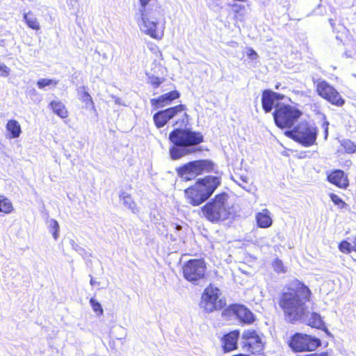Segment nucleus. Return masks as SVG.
I'll return each instance as SVG.
<instances>
[{
  "instance_id": "1",
  "label": "nucleus",
  "mask_w": 356,
  "mask_h": 356,
  "mask_svg": "<svg viewBox=\"0 0 356 356\" xmlns=\"http://www.w3.org/2000/svg\"><path fill=\"white\" fill-rule=\"evenodd\" d=\"M310 295L309 289L305 285H302L297 291L282 293L279 305L287 321L293 323L305 319L307 310L305 302L309 301Z\"/></svg>"
},
{
  "instance_id": "2",
  "label": "nucleus",
  "mask_w": 356,
  "mask_h": 356,
  "mask_svg": "<svg viewBox=\"0 0 356 356\" xmlns=\"http://www.w3.org/2000/svg\"><path fill=\"white\" fill-rule=\"evenodd\" d=\"M136 19L140 31L145 35L157 40L163 38L165 19L159 7L156 6L149 10H145L144 8L138 10Z\"/></svg>"
},
{
  "instance_id": "3",
  "label": "nucleus",
  "mask_w": 356,
  "mask_h": 356,
  "mask_svg": "<svg viewBox=\"0 0 356 356\" xmlns=\"http://www.w3.org/2000/svg\"><path fill=\"white\" fill-rule=\"evenodd\" d=\"M169 139L174 145L170 149V156L172 159H178L192 152L191 146L201 143L203 136L189 129H175L170 134Z\"/></svg>"
},
{
  "instance_id": "4",
  "label": "nucleus",
  "mask_w": 356,
  "mask_h": 356,
  "mask_svg": "<svg viewBox=\"0 0 356 356\" xmlns=\"http://www.w3.org/2000/svg\"><path fill=\"white\" fill-rule=\"evenodd\" d=\"M220 184V178L207 176L199 179L193 186L185 190V195L188 203L198 206L205 202Z\"/></svg>"
},
{
  "instance_id": "5",
  "label": "nucleus",
  "mask_w": 356,
  "mask_h": 356,
  "mask_svg": "<svg viewBox=\"0 0 356 356\" xmlns=\"http://www.w3.org/2000/svg\"><path fill=\"white\" fill-rule=\"evenodd\" d=\"M202 211L208 220L217 222L229 218L233 212V206L229 202L228 194L222 193L203 206Z\"/></svg>"
},
{
  "instance_id": "6",
  "label": "nucleus",
  "mask_w": 356,
  "mask_h": 356,
  "mask_svg": "<svg viewBox=\"0 0 356 356\" xmlns=\"http://www.w3.org/2000/svg\"><path fill=\"white\" fill-rule=\"evenodd\" d=\"M186 107L184 104L168 108L163 111L156 113L153 116L154 124L157 128L164 127L167 122L174 118H178V120L174 125L186 126L188 122V115L186 112Z\"/></svg>"
},
{
  "instance_id": "7",
  "label": "nucleus",
  "mask_w": 356,
  "mask_h": 356,
  "mask_svg": "<svg viewBox=\"0 0 356 356\" xmlns=\"http://www.w3.org/2000/svg\"><path fill=\"white\" fill-rule=\"evenodd\" d=\"M302 112L290 105H282L276 108L274 113V120L276 125L282 129L290 128L298 120Z\"/></svg>"
},
{
  "instance_id": "8",
  "label": "nucleus",
  "mask_w": 356,
  "mask_h": 356,
  "mask_svg": "<svg viewBox=\"0 0 356 356\" xmlns=\"http://www.w3.org/2000/svg\"><path fill=\"white\" fill-rule=\"evenodd\" d=\"M286 135L305 147L313 145L317 137L316 127L306 122L300 123L293 130L287 131Z\"/></svg>"
},
{
  "instance_id": "9",
  "label": "nucleus",
  "mask_w": 356,
  "mask_h": 356,
  "mask_svg": "<svg viewBox=\"0 0 356 356\" xmlns=\"http://www.w3.org/2000/svg\"><path fill=\"white\" fill-rule=\"evenodd\" d=\"M213 163L209 160L189 162L177 170L179 176L185 181L191 180L197 175L213 170Z\"/></svg>"
},
{
  "instance_id": "10",
  "label": "nucleus",
  "mask_w": 356,
  "mask_h": 356,
  "mask_svg": "<svg viewBox=\"0 0 356 356\" xmlns=\"http://www.w3.org/2000/svg\"><path fill=\"white\" fill-rule=\"evenodd\" d=\"M220 289L212 284L208 286L201 297L200 307L206 312L211 313L221 309L225 305L220 298Z\"/></svg>"
},
{
  "instance_id": "11",
  "label": "nucleus",
  "mask_w": 356,
  "mask_h": 356,
  "mask_svg": "<svg viewBox=\"0 0 356 356\" xmlns=\"http://www.w3.org/2000/svg\"><path fill=\"white\" fill-rule=\"evenodd\" d=\"M182 271L188 282L197 285L204 277L206 265L202 259H191L183 265Z\"/></svg>"
},
{
  "instance_id": "12",
  "label": "nucleus",
  "mask_w": 356,
  "mask_h": 356,
  "mask_svg": "<svg viewBox=\"0 0 356 356\" xmlns=\"http://www.w3.org/2000/svg\"><path fill=\"white\" fill-rule=\"evenodd\" d=\"M321 345L319 339L307 334H296L290 342V346L293 351H313Z\"/></svg>"
},
{
  "instance_id": "13",
  "label": "nucleus",
  "mask_w": 356,
  "mask_h": 356,
  "mask_svg": "<svg viewBox=\"0 0 356 356\" xmlns=\"http://www.w3.org/2000/svg\"><path fill=\"white\" fill-rule=\"evenodd\" d=\"M316 91L319 96L326 99L333 105L342 106L345 101L337 90L324 80H317L314 82Z\"/></svg>"
},
{
  "instance_id": "14",
  "label": "nucleus",
  "mask_w": 356,
  "mask_h": 356,
  "mask_svg": "<svg viewBox=\"0 0 356 356\" xmlns=\"http://www.w3.org/2000/svg\"><path fill=\"white\" fill-rule=\"evenodd\" d=\"M241 340L243 349L252 354L259 353L264 349L263 340L254 330H245Z\"/></svg>"
},
{
  "instance_id": "15",
  "label": "nucleus",
  "mask_w": 356,
  "mask_h": 356,
  "mask_svg": "<svg viewBox=\"0 0 356 356\" xmlns=\"http://www.w3.org/2000/svg\"><path fill=\"white\" fill-rule=\"evenodd\" d=\"M284 97L283 95L280 93L266 90L263 92L262 94V107L265 112L268 113L271 111L273 108L275 102L277 100L282 99Z\"/></svg>"
},
{
  "instance_id": "16",
  "label": "nucleus",
  "mask_w": 356,
  "mask_h": 356,
  "mask_svg": "<svg viewBox=\"0 0 356 356\" xmlns=\"http://www.w3.org/2000/svg\"><path fill=\"white\" fill-rule=\"evenodd\" d=\"M179 93L177 90H173L165 93L157 98L152 99L150 102L154 108L157 109L170 104L172 100L179 98Z\"/></svg>"
},
{
  "instance_id": "17",
  "label": "nucleus",
  "mask_w": 356,
  "mask_h": 356,
  "mask_svg": "<svg viewBox=\"0 0 356 356\" xmlns=\"http://www.w3.org/2000/svg\"><path fill=\"white\" fill-rule=\"evenodd\" d=\"M327 180L339 188H346L348 186V178L341 170H335L328 174Z\"/></svg>"
},
{
  "instance_id": "18",
  "label": "nucleus",
  "mask_w": 356,
  "mask_h": 356,
  "mask_svg": "<svg viewBox=\"0 0 356 356\" xmlns=\"http://www.w3.org/2000/svg\"><path fill=\"white\" fill-rule=\"evenodd\" d=\"M299 321H302L311 327L323 330L325 331L326 333H328V330L325 326L321 315L316 312H312L309 315V312L307 309L305 319H300Z\"/></svg>"
},
{
  "instance_id": "19",
  "label": "nucleus",
  "mask_w": 356,
  "mask_h": 356,
  "mask_svg": "<svg viewBox=\"0 0 356 356\" xmlns=\"http://www.w3.org/2000/svg\"><path fill=\"white\" fill-rule=\"evenodd\" d=\"M239 332L232 331L222 338V347L225 352H229L236 348Z\"/></svg>"
},
{
  "instance_id": "20",
  "label": "nucleus",
  "mask_w": 356,
  "mask_h": 356,
  "mask_svg": "<svg viewBox=\"0 0 356 356\" xmlns=\"http://www.w3.org/2000/svg\"><path fill=\"white\" fill-rule=\"evenodd\" d=\"M236 316L242 322L251 323L254 321L253 314L243 305H236L232 307Z\"/></svg>"
},
{
  "instance_id": "21",
  "label": "nucleus",
  "mask_w": 356,
  "mask_h": 356,
  "mask_svg": "<svg viewBox=\"0 0 356 356\" xmlns=\"http://www.w3.org/2000/svg\"><path fill=\"white\" fill-rule=\"evenodd\" d=\"M257 226L261 228H268L273 225L271 213L267 209H262L255 216Z\"/></svg>"
},
{
  "instance_id": "22",
  "label": "nucleus",
  "mask_w": 356,
  "mask_h": 356,
  "mask_svg": "<svg viewBox=\"0 0 356 356\" xmlns=\"http://www.w3.org/2000/svg\"><path fill=\"white\" fill-rule=\"evenodd\" d=\"M80 100L85 104V107L87 109L95 111V107L92 99L88 92L86 90V87H81L78 89Z\"/></svg>"
},
{
  "instance_id": "23",
  "label": "nucleus",
  "mask_w": 356,
  "mask_h": 356,
  "mask_svg": "<svg viewBox=\"0 0 356 356\" xmlns=\"http://www.w3.org/2000/svg\"><path fill=\"white\" fill-rule=\"evenodd\" d=\"M23 19L27 26L34 31L40 29V22L35 15L32 11L24 13Z\"/></svg>"
},
{
  "instance_id": "24",
  "label": "nucleus",
  "mask_w": 356,
  "mask_h": 356,
  "mask_svg": "<svg viewBox=\"0 0 356 356\" xmlns=\"http://www.w3.org/2000/svg\"><path fill=\"white\" fill-rule=\"evenodd\" d=\"M49 107L53 112L61 118H66L68 116V111L65 106L58 100H54L50 102Z\"/></svg>"
},
{
  "instance_id": "25",
  "label": "nucleus",
  "mask_w": 356,
  "mask_h": 356,
  "mask_svg": "<svg viewBox=\"0 0 356 356\" xmlns=\"http://www.w3.org/2000/svg\"><path fill=\"white\" fill-rule=\"evenodd\" d=\"M6 129L10 134V138H18L22 132L19 122L15 120H10L7 122Z\"/></svg>"
},
{
  "instance_id": "26",
  "label": "nucleus",
  "mask_w": 356,
  "mask_h": 356,
  "mask_svg": "<svg viewBox=\"0 0 356 356\" xmlns=\"http://www.w3.org/2000/svg\"><path fill=\"white\" fill-rule=\"evenodd\" d=\"M120 201L122 204L129 209L134 213H138L139 209L137 207L136 203L133 201L131 197L126 193H122L120 195Z\"/></svg>"
},
{
  "instance_id": "27",
  "label": "nucleus",
  "mask_w": 356,
  "mask_h": 356,
  "mask_svg": "<svg viewBox=\"0 0 356 356\" xmlns=\"http://www.w3.org/2000/svg\"><path fill=\"white\" fill-rule=\"evenodd\" d=\"M13 210V207L11 202L3 195H0V212L10 213Z\"/></svg>"
},
{
  "instance_id": "28",
  "label": "nucleus",
  "mask_w": 356,
  "mask_h": 356,
  "mask_svg": "<svg viewBox=\"0 0 356 356\" xmlns=\"http://www.w3.org/2000/svg\"><path fill=\"white\" fill-rule=\"evenodd\" d=\"M341 145L347 154L356 152V144L349 139H343L341 141Z\"/></svg>"
},
{
  "instance_id": "29",
  "label": "nucleus",
  "mask_w": 356,
  "mask_h": 356,
  "mask_svg": "<svg viewBox=\"0 0 356 356\" xmlns=\"http://www.w3.org/2000/svg\"><path fill=\"white\" fill-rule=\"evenodd\" d=\"M232 179L236 182L239 186H241L243 189L246 191H250V186H248V177L245 175H241L239 177L236 176V177H232Z\"/></svg>"
},
{
  "instance_id": "30",
  "label": "nucleus",
  "mask_w": 356,
  "mask_h": 356,
  "mask_svg": "<svg viewBox=\"0 0 356 356\" xmlns=\"http://www.w3.org/2000/svg\"><path fill=\"white\" fill-rule=\"evenodd\" d=\"M234 11L236 13L235 17L239 21H243L245 15V8L244 6L238 5L236 3L233 5Z\"/></svg>"
},
{
  "instance_id": "31",
  "label": "nucleus",
  "mask_w": 356,
  "mask_h": 356,
  "mask_svg": "<svg viewBox=\"0 0 356 356\" xmlns=\"http://www.w3.org/2000/svg\"><path fill=\"white\" fill-rule=\"evenodd\" d=\"M49 231L52 233L53 237L55 240H57L58 237L59 225L58 222L54 220L51 219L49 221Z\"/></svg>"
},
{
  "instance_id": "32",
  "label": "nucleus",
  "mask_w": 356,
  "mask_h": 356,
  "mask_svg": "<svg viewBox=\"0 0 356 356\" xmlns=\"http://www.w3.org/2000/svg\"><path fill=\"white\" fill-rule=\"evenodd\" d=\"M146 75L148 77V83H150L154 88H158L164 81V79L160 78L154 74L147 72Z\"/></svg>"
},
{
  "instance_id": "33",
  "label": "nucleus",
  "mask_w": 356,
  "mask_h": 356,
  "mask_svg": "<svg viewBox=\"0 0 356 356\" xmlns=\"http://www.w3.org/2000/svg\"><path fill=\"white\" fill-rule=\"evenodd\" d=\"M57 83V80L51 79H40L37 81V86L40 89H44L45 87L51 85L56 86Z\"/></svg>"
},
{
  "instance_id": "34",
  "label": "nucleus",
  "mask_w": 356,
  "mask_h": 356,
  "mask_svg": "<svg viewBox=\"0 0 356 356\" xmlns=\"http://www.w3.org/2000/svg\"><path fill=\"white\" fill-rule=\"evenodd\" d=\"M272 265L274 270L277 273H285L287 271V268L284 265L283 262L277 258L273 261Z\"/></svg>"
},
{
  "instance_id": "35",
  "label": "nucleus",
  "mask_w": 356,
  "mask_h": 356,
  "mask_svg": "<svg viewBox=\"0 0 356 356\" xmlns=\"http://www.w3.org/2000/svg\"><path fill=\"white\" fill-rule=\"evenodd\" d=\"M90 304L93 311L97 313V315H101L103 314V309L102 305L97 300L93 298H90Z\"/></svg>"
},
{
  "instance_id": "36",
  "label": "nucleus",
  "mask_w": 356,
  "mask_h": 356,
  "mask_svg": "<svg viewBox=\"0 0 356 356\" xmlns=\"http://www.w3.org/2000/svg\"><path fill=\"white\" fill-rule=\"evenodd\" d=\"M339 249L340 250L341 252L343 253H349L351 251H353L352 243L346 241H343L340 243L339 245Z\"/></svg>"
},
{
  "instance_id": "37",
  "label": "nucleus",
  "mask_w": 356,
  "mask_h": 356,
  "mask_svg": "<svg viewBox=\"0 0 356 356\" xmlns=\"http://www.w3.org/2000/svg\"><path fill=\"white\" fill-rule=\"evenodd\" d=\"M330 199L334 204L337 205L340 208H343L346 205V203L342 200V199L334 193L330 194Z\"/></svg>"
},
{
  "instance_id": "38",
  "label": "nucleus",
  "mask_w": 356,
  "mask_h": 356,
  "mask_svg": "<svg viewBox=\"0 0 356 356\" xmlns=\"http://www.w3.org/2000/svg\"><path fill=\"white\" fill-rule=\"evenodd\" d=\"M140 3V7L138 10H142L143 8L145 10H151L152 7H155L152 5V2L154 0H139Z\"/></svg>"
},
{
  "instance_id": "39",
  "label": "nucleus",
  "mask_w": 356,
  "mask_h": 356,
  "mask_svg": "<svg viewBox=\"0 0 356 356\" xmlns=\"http://www.w3.org/2000/svg\"><path fill=\"white\" fill-rule=\"evenodd\" d=\"M10 74V69L3 63H0V76L6 77Z\"/></svg>"
},
{
  "instance_id": "40",
  "label": "nucleus",
  "mask_w": 356,
  "mask_h": 356,
  "mask_svg": "<svg viewBox=\"0 0 356 356\" xmlns=\"http://www.w3.org/2000/svg\"><path fill=\"white\" fill-rule=\"evenodd\" d=\"M78 3L79 0H66V3L67 4L69 8L73 10L78 8Z\"/></svg>"
},
{
  "instance_id": "41",
  "label": "nucleus",
  "mask_w": 356,
  "mask_h": 356,
  "mask_svg": "<svg viewBox=\"0 0 356 356\" xmlns=\"http://www.w3.org/2000/svg\"><path fill=\"white\" fill-rule=\"evenodd\" d=\"M247 56L248 58H250L252 60H256L258 58V54H257V52L251 48L248 49Z\"/></svg>"
},
{
  "instance_id": "42",
  "label": "nucleus",
  "mask_w": 356,
  "mask_h": 356,
  "mask_svg": "<svg viewBox=\"0 0 356 356\" xmlns=\"http://www.w3.org/2000/svg\"><path fill=\"white\" fill-rule=\"evenodd\" d=\"M70 243H71V245H72L73 249L81 254L82 252L84 251V250L83 248H80L77 244H76L73 240H71Z\"/></svg>"
},
{
  "instance_id": "43",
  "label": "nucleus",
  "mask_w": 356,
  "mask_h": 356,
  "mask_svg": "<svg viewBox=\"0 0 356 356\" xmlns=\"http://www.w3.org/2000/svg\"><path fill=\"white\" fill-rule=\"evenodd\" d=\"M328 126H329V122L326 120H325V121L323 122V123L322 124V127L324 129L325 139L327 138V137L328 136Z\"/></svg>"
},
{
  "instance_id": "44",
  "label": "nucleus",
  "mask_w": 356,
  "mask_h": 356,
  "mask_svg": "<svg viewBox=\"0 0 356 356\" xmlns=\"http://www.w3.org/2000/svg\"><path fill=\"white\" fill-rule=\"evenodd\" d=\"M352 250L353 251L356 252V236L353 238L352 241Z\"/></svg>"
},
{
  "instance_id": "45",
  "label": "nucleus",
  "mask_w": 356,
  "mask_h": 356,
  "mask_svg": "<svg viewBox=\"0 0 356 356\" xmlns=\"http://www.w3.org/2000/svg\"><path fill=\"white\" fill-rule=\"evenodd\" d=\"M97 282L96 281L94 280V279L92 277H91L90 279V285L92 286H94L95 284H96Z\"/></svg>"
},
{
  "instance_id": "46",
  "label": "nucleus",
  "mask_w": 356,
  "mask_h": 356,
  "mask_svg": "<svg viewBox=\"0 0 356 356\" xmlns=\"http://www.w3.org/2000/svg\"><path fill=\"white\" fill-rule=\"evenodd\" d=\"M329 22H330V24L331 25V26L333 28L334 27V20L332 19H329Z\"/></svg>"
},
{
  "instance_id": "47",
  "label": "nucleus",
  "mask_w": 356,
  "mask_h": 356,
  "mask_svg": "<svg viewBox=\"0 0 356 356\" xmlns=\"http://www.w3.org/2000/svg\"><path fill=\"white\" fill-rule=\"evenodd\" d=\"M280 84H277L275 86V89L279 90Z\"/></svg>"
},
{
  "instance_id": "48",
  "label": "nucleus",
  "mask_w": 356,
  "mask_h": 356,
  "mask_svg": "<svg viewBox=\"0 0 356 356\" xmlns=\"http://www.w3.org/2000/svg\"><path fill=\"white\" fill-rule=\"evenodd\" d=\"M177 229H181V226L177 225Z\"/></svg>"
},
{
  "instance_id": "49",
  "label": "nucleus",
  "mask_w": 356,
  "mask_h": 356,
  "mask_svg": "<svg viewBox=\"0 0 356 356\" xmlns=\"http://www.w3.org/2000/svg\"><path fill=\"white\" fill-rule=\"evenodd\" d=\"M115 102H116V103H118V102H119V100H118V99H116V100H115Z\"/></svg>"
}]
</instances>
